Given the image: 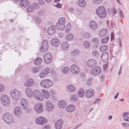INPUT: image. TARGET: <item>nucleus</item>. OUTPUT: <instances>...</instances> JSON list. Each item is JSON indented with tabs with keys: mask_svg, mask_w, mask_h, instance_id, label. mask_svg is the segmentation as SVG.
Segmentation results:
<instances>
[{
	"mask_svg": "<svg viewBox=\"0 0 129 129\" xmlns=\"http://www.w3.org/2000/svg\"><path fill=\"white\" fill-rule=\"evenodd\" d=\"M11 98L13 100L18 101L21 98V93L20 91L15 89L11 91Z\"/></svg>",
	"mask_w": 129,
	"mask_h": 129,
	"instance_id": "nucleus-1",
	"label": "nucleus"
},
{
	"mask_svg": "<svg viewBox=\"0 0 129 129\" xmlns=\"http://www.w3.org/2000/svg\"><path fill=\"white\" fill-rule=\"evenodd\" d=\"M53 84V82L49 79H44L42 80L40 83V85L41 86L47 88H49L52 86Z\"/></svg>",
	"mask_w": 129,
	"mask_h": 129,
	"instance_id": "nucleus-2",
	"label": "nucleus"
},
{
	"mask_svg": "<svg viewBox=\"0 0 129 129\" xmlns=\"http://www.w3.org/2000/svg\"><path fill=\"white\" fill-rule=\"evenodd\" d=\"M3 119L5 122L7 124H11L14 122V119L12 115L9 113H7L4 115Z\"/></svg>",
	"mask_w": 129,
	"mask_h": 129,
	"instance_id": "nucleus-3",
	"label": "nucleus"
},
{
	"mask_svg": "<svg viewBox=\"0 0 129 129\" xmlns=\"http://www.w3.org/2000/svg\"><path fill=\"white\" fill-rule=\"evenodd\" d=\"M96 13L97 15L101 18L105 17L106 15L105 8L102 6H100L97 9Z\"/></svg>",
	"mask_w": 129,
	"mask_h": 129,
	"instance_id": "nucleus-4",
	"label": "nucleus"
},
{
	"mask_svg": "<svg viewBox=\"0 0 129 129\" xmlns=\"http://www.w3.org/2000/svg\"><path fill=\"white\" fill-rule=\"evenodd\" d=\"M34 97L36 99L40 101L43 100L44 98L41 93L38 90H35L33 92Z\"/></svg>",
	"mask_w": 129,
	"mask_h": 129,
	"instance_id": "nucleus-5",
	"label": "nucleus"
},
{
	"mask_svg": "<svg viewBox=\"0 0 129 129\" xmlns=\"http://www.w3.org/2000/svg\"><path fill=\"white\" fill-rule=\"evenodd\" d=\"M1 101L4 105L8 106L10 103V100L7 95H2L1 97Z\"/></svg>",
	"mask_w": 129,
	"mask_h": 129,
	"instance_id": "nucleus-6",
	"label": "nucleus"
},
{
	"mask_svg": "<svg viewBox=\"0 0 129 129\" xmlns=\"http://www.w3.org/2000/svg\"><path fill=\"white\" fill-rule=\"evenodd\" d=\"M52 57L50 53H46L44 56V59L45 62L47 64L50 63L52 60Z\"/></svg>",
	"mask_w": 129,
	"mask_h": 129,
	"instance_id": "nucleus-7",
	"label": "nucleus"
},
{
	"mask_svg": "<svg viewBox=\"0 0 129 129\" xmlns=\"http://www.w3.org/2000/svg\"><path fill=\"white\" fill-rule=\"evenodd\" d=\"M54 108V105L50 101H48L46 103V111L49 112L52 111Z\"/></svg>",
	"mask_w": 129,
	"mask_h": 129,
	"instance_id": "nucleus-8",
	"label": "nucleus"
},
{
	"mask_svg": "<svg viewBox=\"0 0 129 129\" xmlns=\"http://www.w3.org/2000/svg\"><path fill=\"white\" fill-rule=\"evenodd\" d=\"M48 42L46 40L43 41L42 46L40 48V50L42 52H43L47 51L48 48Z\"/></svg>",
	"mask_w": 129,
	"mask_h": 129,
	"instance_id": "nucleus-9",
	"label": "nucleus"
},
{
	"mask_svg": "<svg viewBox=\"0 0 129 129\" xmlns=\"http://www.w3.org/2000/svg\"><path fill=\"white\" fill-rule=\"evenodd\" d=\"M71 72L74 74H78L80 72V68L79 67L75 64H73L71 67Z\"/></svg>",
	"mask_w": 129,
	"mask_h": 129,
	"instance_id": "nucleus-10",
	"label": "nucleus"
},
{
	"mask_svg": "<svg viewBox=\"0 0 129 129\" xmlns=\"http://www.w3.org/2000/svg\"><path fill=\"white\" fill-rule=\"evenodd\" d=\"M34 109L37 113H41L43 110V107L42 104L40 103H37L34 107Z\"/></svg>",
	"mask_w": 129,
	"mask_h": 129,
	"instance_id": "nucleus-11",
	"label": "nucleus"
},
{
	"mask_svg": "<svg viewBox=\"0 0 129 129\" xmlns=\"http://www.w3.org/2000/svg\"><path fill=\"white\" fill-rule=\"evenodd\" d=\"M13 113L14 115L17 117H19L21 115L22 112L21 108L20 106H18L15 108Z\"/></svg>",
	"mask_w": 129,
	"mask_h": 129,
	"instance_id": "nucleus-12",
	"label": "nucleus"
},
{
	"mask_svg": "<svg viewBox=\"0 0 129 129\" xmlns=\"http://www.w3.org/2000/svg\"><path fill=\"white\" fill-rule=\"evenodd\" d=\"M47 121L46 119L42 116H40L37 118L36 120V122L38 124L42 125L45 123Z\"/></svg>",
	"mask_w": 129,
	"mask_h": 129,
	"instance_id": "nucleus-13",
	"label": "nucleus"
},
{
	"mask_svg": "<svg viewBox=\"0 0 129 129\" xmlns=\"http://www.w3.org/2000/svg\"><path fill=\"white\" fill-rule=\"evenodd\" d=\"M87 66L89 67L92 68L95 66L96 63V60L94 59L88 60L87 62Z\"/></svg>",
	"mask_w": 129,
	"mask_h": 129,
	"instance_id": "nucleus-14",
	"label": "nucleus"
},
{
	"mask_svg": "<svg viewBox=\"0 0 129 129\" xmlns=\"http://www.w3.org/2000/svg\"><path fill=\"white\" fill-rule=\"evenodd\" d=\"M101 71V69L99 67H97L92 69L91 73L93 75H96L99 74Z\"/></svg>",
	"mask_w": 129,
	"mask_h": 129,
	"instance_id": "nucleus-15",
	"label": "nucleus"
},
{
	"mask_svg": "<svg viewBox=\"0 0 129 129\" xmlns=\"http://www.w3.org/2000/svg\"><path fill=\"white\" fill-rule=\"evenodd\" d=\"M85 92L86 96L87 98L92 97L94 95L93 90L92 89H86Z\"/></svg>",
	"mask_w": 129,
	"mask_h": 129,
	"instance_id": "nucleus-16",
	"label": "nucleus"
},
{
	"mask_svg": "<svg viewBox=\"0 0 129 129\" xmlns=\"http://www.w3.org/2000/svg\"><path fill=\"white\" fill-rule=\"evenodd\" d=\"M55 27L53 26H50L47 30V33L48 35H52L55 32Z\"/></svg>",
	"mask_w": 129,
	"mask_h": 129,
	"instance_id": "nucleus-17",
	"label": "nucleus"
},
{
	"mask_svg": "<svg viewBox=\"0 0 129 129\" xmlns=\"http://www.w3.org/2000/svg\"><path fill=\"white\" fill-rule=\"evenodd\" d=\"M56 27L58 30H63L66 28V26L63 24L57 23L56 24Z\"/></svg>",
	"mask_w": 129,
	"mask_h": 129,
	"instance_id": "nucleus-18",
	"label": "nucleus"
},
{
	"mask_svg": "<svg viewBox=\"0 0 129 129\" xmlns=\"http://www.w3.org/2000/svg\"><path fill=\"white\" fill-rule=\"evenodd\" d=\"M63 121L62 119H59L56 122L55 124V127L56 129H60L62 125Z\"/></svg>",
	"mask_w": 129,
	"mask_h": 129,
	"instance_id": "nucleus-19",
	"label": "nucleus"
},
{
	"mask_svg": "<svg viewBox=\"0 0 129 129\" xmlns=\"http://www.w3.org/2000/svg\"><path fill=\"white\" fill-rule=\"evenodd\" d=\"M108 54L107 52L103 53L101 56L102 59L104 62H106L108 59Z\"/></svg>",
	"mask_w": 129,
	"mask_h": 129,
	"instance_id": "nucleus-20",
	"label": "nucleus"
},
{
	"mask_svg": "<svg viewBox=\"0 0 129 129\" xmlns=\"http://www.w3.org/2000/svg\"><path fill=\"white\" fill-rule=\"evenodd\" d=\"M98 26L97 23L94 21H91L89 23V27L92 29L95 30L97 28Z\"/></svg>",
	"mask_w": 129,
	"mask_h": 129,
	"instance_id": "nucleus-21",
	"label": "nucleus"
},
{
	"mask_svg": "<svg viewBox=\"0 0 129 129\" xmlns=\"http://www.w3.org/2000/svg\"><path fill=\"white\" fill-rule=\"evenodd\" d=\"M51 44L55 47L57 46L60 43L59 41L56 38L53 39L51 41Z\"/></svg>",
	"mask_w": 129,
	"mask_h": 129,
	"instance_id": "nucleus-22",
	"label": "nucleus"
},
{
	"mask_svg": "<svg viewBox=\"0 0 129 129\" xmlns=\"http://www.w3.org/2000/svg\"><path fill=\"white\" fill-rule=\"evenodd\" d=\"M75 89L74 86L71 84H69L67 85L66 87V89L67 91L70 92L74 91Z\"/></svg>",
	"mask_w": 129,
	"mask_h": 129,
	"instance_id": "nucleus-23",
	"label": "nucleus"
},
{
	"mask_svg": "<svg viewBox=\"0 0 129 129\" xmlns=\"http://www.w3.org/2000/svg\"><path fill=\"white\" fill-rule=\"evenodd\" d=\"M20 4L21 6L25 7L29 4V2L27 0H21Z\"/></svg>",
	"mask_w": 129,
	"mask_h": 129,
	"instance_id": "nucleus-24",
	"label": "nucleus"
},
{
	"mask_svg": "<svg viewBox=\"0 0 129 129\" xmlns=\"http://www.w3.org/2000/svg\"><path fill=\"white\" fill-rule=\"evenodd\" d=\"M42 93L45 99H48L49 97V92L45 89H43L42 91Z\"/></svg>",
	"mask_w": 129,
	"mask_h": 129,
	"instance_id": "nucleus-25",
	"label": "nucleus"
},
{
	"mask_svg": "<svg viewBox=\"0 0 129 129\" xmlns=\"http://www.w3.org/2000/svg\"><path fill=\"white\" fill-rule=\"evenodd\" d=\"M34 83V80L30 78L27 80L26 82L25 83V85L27 87H29L33 85Z\"/></svg>",
	"mask_w": 129,
	"mask_h": 129,
	"instance_id": "nucleus-26",
	"label": "nucleus"
},
{
	"mask_svg": "<svg viewBox=\"0 0 129 129\" xmlns=\"http://www.w3.org/2000/svg\"><path fill=\"white\" fill-rule=\"evenodd\" d=\"M107 32V30L105 29H103L99 31V35L100 36L102 37L105 36Z\"/></svg>",
	"mask_w": 129,
	"mask_h": 129,
	"instance_id": "nucleus-27",
	"label": "nucleus"
},
{
	"mask_svg": "<svg viewBox=\"0 0 129 129\" xmlns=\"http://www.w3.org/2000/svg\"><path fill=\"white\" fill-rule=\"evenodd\" d=\"M69 45L68 43L64 42L61 44V47L63 50H66L69 48Z\"/></svg>",
	"mask_w": 129,
	"mask_h": 129,
	"instance_id": "nucleus-28",
	"label": "nucleus"
},
{
	"mask_svg": "<svg viewBox=\"0 0 129 129\" xmlns=\"http://www.w3.org/2000/svg\"><path fill=\"white\" fill-rule=\"evenodd\" d=\"M25 93L29 97L31 96L33 94L32 90L30 88H27L25 90Z\"/></svg>",
	"mask_w": 129,
	"mask_h": 129,
	"instance_id": "nucleus-29",
	"label": "nucleus"
},
{
	"mask_svg": "<svg viewBox=\"0 0 129 129\" xmlns=\"http://www.w3.org/2000/svg\"><path fill=\"white\" fill-rule=\"evenodd\" d=\"M21 105L24 107V108H25L28 104L27 100L25 99H22L21 100Z\"/></svg>",
	"mask_w": 129,
	"mask_h": 129,
	"instance_id": "nucleus-30",
	"label": "nucleus"
},
{
	"mask_svg": "<svg viewBox=\"0 0 129 129\" xmlns=\"http://www.w3.org/2000/svg\"><path fill=\"white\" fill-rule=\"evenodd\" d=\"M75 109V107L74 105H69L67 107L66 110L68 112H71L74 110Z\"/></svg>",
	"mask_w": 129,
	"mask_h": 129,
	"instance_id": "nucleus-31",
	"label": "nucleus"
},
{
	"mask_svg": "<svg viewBox=\"0 0 129 129\" xmlns=\"http://www.w3.org/2000/svg\"><path fill=\"white\" fill-rule=\"evenodd\" d=\"M66 101L63 100L59 101L58 103V106L61 108L64 107L66 106Z\"/></svg>",
	"mask_w": 129,
	"mask_h": 129,
	"instance_id": "nucleus-32",
	"label": "nucleus"
},
{
	"mask_svg": "<svg viewBox=\"0 0 129 129\" xmlns=\"http://www.w3.org/2000/svg\"><path fill=\"white\" fill-rule=\"evenodd\" d=\"M40 70V68L37 67H33L31 69V71L33 73L35 74L38 72Z\"/></svg>",
	"mask_w": 129,
	"mask_h": 129,
	"instance_id": "nucleus-33",
	"label": "nucleus"
},
{
	"mask_svg": "<svg viewBox=\"0 0 129 129\" xmlns=\"http://www.w3.org/2000/svg\"><path fill=\"white\" fill-rule=\"evenodd\" d=\"M78 97L77 94H73L71 95L70 97V100L73 102H76L78 100Z\"/></svg>",
	"mask_w": 129,
	"mask_h": 129,
	"instance_id": "nucleus-34",
	"label": "nucleus"
},
{
	"mask_svg": "<svg viewBox=\"0 0 129 129\" xmlns=\"http://www.w3.org/2000/svg\"><path fill=\"white\" fill-rule=\"evenodd\" d=\"M78 3V5L82 7H84L86 6V3L83 0H79Z\"/></svg>",
	"mask_w": 129,
	"mask_h": 129,
	"instance_id": "nucleus-35",
	"label": "nucleus"
},
{
	"mask_svg": "<svg viewBox=\"0 0 129 129\" xmlns=\"http://www.w3.org/2000/svg\"><path fill=\"white\" fill-rule=\"evenodd\" d=\"M124 119L126 121H129V113L126 112L123 114Z\"/></svg>",
	"mask_w": 129,
	"mask_h": 129,
	"instance_id": "nucleus-36",
	"label": "nucleus"
},
{
	"mask_svg": "<svg viewBox=\"0 0 129 129\" xmlns=\"http://www.w3.org/2000/svg\"><path fill=\"white\" fill-rule=\"evenodd\" d=\"M78 94L80 98H82L84 96V91L83 88H81L78 90Z\"/></svg>",
	"mask_w": 129,
	"mask_h": 129,
	"instance_id": "nucleus-37",
	"label": "nucleus"
},
{
	"mask_svg": "<svg viewBox=\"0 0 129 129\" xmlns=\"http://www.w3.org/2000/svg\"><path fill=\"white\" fill-rule=\"evenodd\" d=\"M82 37L86 39L89 38L91 36L90 34L87 32L83 33L81 34Z\"/></svg>",
	"mask_w": 129,
	"mask_h": 129,
	"instance_id": "nucleus-38",
	"label": "nucleus"
},
{
	"mask_svg": "<svg viewBox=\"0 0 129 129\" xmlns=\"http://www.w3.org/2000/svg\"><path fill=\"white\" fill-rule=\"evenodd\" d=\"M42 58L40 57H38L36 59L34 63L35 65H38L40 64L42 62Z\"/></svg>",
	"mask_w": 129,
	"mask_h": 129,
	"instance_id": "nucleus-39",
	"label": "nucleus"
},
{
	"mask_svg": "<svg viewBox=\"0 0 129 129\" xmlns=\"http://www.w3.org/2000/svg\"><path fill=\"white\" fill-rule=\"evenodd\" d=\"M65 38L67 40H72L73 39V35L71 34H69L66 35Z\"/></svg>",
	"mask_w": 129,
	"mask_h": 129,
	"instance_id": "nucleus-40",
	"label": "nucleus"
},
{
	"mask_svg": "<svg viewBox=\"0 0 129 129\" xmlns=\"http://www.w3.org/2000/svg\"><path fill=\"white\" fill-rule=\"evenodd\" d=\"M69 71V68L67 67H65L63 68L61 70V72L64 74L68 73Z\"/></svg>",
	"mask_w": 129,
	"mask_h": 129,
	"instance_id": "nucleus-41",
	"label": "nucleus"
},
{
	"mask_svg": "<svg viewBox=\"0 0 129 129\" xmlns=\"http://www.w3.org/2000/svg\"><path fill=\"white\" fill-rule=\"evenodd\" d=\"M79 53V51L77 49H75L71 52V54L72 55L75 56L78 55Z\"/></svg>",
	"mask_w": 129,
	"mask_h": 129,
	"instance_id": "nucleus-42",
	"label": "nucleus"
},
{
	"mask_svg": "<svg viewBox=\"0 0 129 129\" xmlns=\"http://www.w3.org/2000/svg\"><path fill=\"white\" fill-rule=\"evenodd\" d=\"M66 22V21L65 20V18L64 17H61L59 18L57 22V23L63 24L65 23Z\"/></svg>",
	"mask_w": 129,
	"mask_h": 129,
	"instance_id": "nucleus-43",
	"label": "nucleus"
},
{
	"mask_svg": "<svg viewBox=\"0 0 129 129\" xmlns=\"http://www.w3.org/2000/svg\"><path fill=\"white\" fill-rule=\"evenodd\" d=\"M84 46L86 48H89L90 45V42L88 41L84 42L83 43Z\"/></svg>",
	"mask_w": 129,
	"mask_h": 129,
	"instance_id": "nucleus-44",
	"label": "nucleus"
},
{
	"mask_svg": "<svg viewBox=\"0 0 129 129\" xmlns=\"http://www.w3.org/2000/svg\"><path fill=\"white\" fill-rule=\"evenodd\" d=\"M31 5L34 10L38 9L39 7L38 4L35 3H33Z\"/></svg>",
	"mask_w": 129,
	"mask_h": 129,
	"instance_id": "nucleus-45",
	"label": "nucleus"
},
{
	"mask_svg": "<svg viewBox=\"0 0 129 129\" xmlns=\"http://www.w3.org/2000/svg\"><path fill=\"white\" fill-rule=\"evenodd\" d=\"M108 49L107 46L103 45L101 46L100 48V50L102 52H104L106 50Z\"/></svg>",
	"mask_w": 129,
	"mask_h": 129,
	"instance_id": "nucleus-46",
	"label": "nucleus"
},
{
	"mask_svg": "<svg viewBox=\"0 0 129 129\" xmlns=\"http://www.w3.org/2000/svg\"><path fill=\"white\" fill-rule=\"evenodd\" d=\"M34 18L35 20L39 24H40L41 22V20L40 18L38 16H35Z\"/></svg>",
	"mask_w": 129,
	"mask_h": 129,
	"instance_id": "nucleus-47",
	"label": "nucleus"
},
{
	"mask_svg": "<svg viewBox=\"0 0 129 129\" xmlns=\"http://www.w3.org/2000/svg\"><path fill=\"white\" fill-rule=\"evenodd\" d=\"M42 71L45 74V75L46 76L50 72V69L49 68H47L45 69L44 70Z\"/></svg>",
	"mask_w": 129,
	"mask_h": 129,
	"instance_id": "nucleus-48",
	"label": "nucleus"
},
{
	"mask_svg": "<svg viewBox=\"0 0 129 129\" xmlns=\"http://www.w3.org/2000/svg\"><path fill=\"white\" fill-rule=\"evenodd\" d=\"M102 2V0H93L92 2L94 4H101Z\"/></svg>",
	"mask_w": 129,
	"mask_h": 129,
	"instance_id": "nucleus-49",
	"label": "nucleus"
},
{
	"mask_svg": "<svg viewBox=\"0 0 129 129\" xmlns=\"http://www.w3.org/2000/svg\"><path fill=\"white\" fill-rule=\"evenodd\" d=\"M71 27V25L70 24L68 23L67 26L66 32L67 33L69 32L70 30Z\"/></svg>",
	"mask_w": 129,
	"mask_h": 129,
	"instance_id": "nucleus-50",
	"label": "nucleus"
},
{
	"mask_svg": "<svg viewBox=\"0 0 129 129\" xmlns=\"http://www.w3.org/2000/svg\"><path fill=\"white\" fill-rule=\"evenodd\" d=\"M31 5H29L27 8V11L29 12H31L34 10Z\"/></svg>",
	"mask_w": 129,
	"mask_h": 129,
	"instance_id": "nucleus-51",
	"label": "nucleus"
},
{
	"mask_svg": "<svg viewBox=\"0 0 129 129\" xmlns=\"http://www.w3.org/2000/svg\"><path fill=\"white\" fill-rule=\"evenodd\" d=\"M92 53L93 56H98L99 54L98 51L97 50H95L93 51L92 52Z\"/></svg>",
	"mask_w": 129,
	"mask_h": 129,
	"instance_id": "nucleus-52",
	"label": "nucleus"
},
{
	"mask_svg": "<svg viewBox=\"0 0 129 129\" xmlns=\"http://www.w3.org/2000/svg\"><path fill=\"white\" fill-rule=\"evenodd\" d=\"M119 12L118 13V14L121 18H123L124 16L122 14V11L120 9H119Z\"/></svg>",
	"mask_w": 129,
	"mask_h": 129,
	"instance_id": "nucleus-53",
	"label": "nucleus"
},
{
	"mask_svg": "<svg viewBox=\"0 0 129 129\" xmlns=\"http://www.w3.org/2000/svg\"><path fill=\"white\" fill-rule=\"evenodd\" d=\"M108 37H106L102 40V42L103 43H105L107 42L108 40Z\"/></svg>",
	"mask_w": 129,
	"mask_h": 129,
	"instance_id": "nucleus-54",
	"label": "nucleus"
},
{
	"mask_svg": "<svg viewBox=\"0 0 129 129\" xmlns=\"http://www.w3.org/2000/svg\"><path fill=\"white\" fill-rule=\"evenodd\" d=\"M4 89V86L2 84H0V92L3 91Z\"/></svg>",
	"mask_w": 129,
	"mask_h": 129,
	"instance_id": "nucleus-55",
	"label": "nucleus"
},
{
	"mask_svg": "<svg viewBox=\"0 0 129 129\" xmlns=\"http://www.w3.org/2000/svg\"><path fill=\"white\" fill-rule=\"evenodd\" d=\"M91 40L92 42L96 43H98L99 42L98 39L96 38H94Z\"/></svg>",
	"mask_w": 129,
	"mask_h": 129,
	"instance_id": "nucleus-56",
	"label": "nucleus"
},
{
	"mask_svg": "<svg viewBox=\"0 0 129 129\" xmlns=\"http://www.w3.org/2000/svg\"><path fill=\"white\" fill-rule=\"evenodd\" d=\"M46 76L45 74L44 73L43 71L40 73L39 75V76L41 78H43Z\"/></svg>",
	"mask_w": 129,
	"mask_h": 129,
	"instance_id": "nucleus-57",
	"label": "nucleus"
},
{
	"mask_svg": "<svg viewBox=\"0 0 129 129\" xmlns=\"http://www.w3.org/2000/svg\"><path fill=\"white\" fill-rule=\"evenodd\" d=\"M92 80L91 78H89L87 81V84L88 85H90L91 84V81Z\"/></svg>",
	"mask_w": 129,
	"mask_h": 129,
	"instance_id": "nucleus-58",
	"label": "nucleus"
},
{
	"mask_svg": "<svg viewBox=\"0 0 129 129\" xmlns=\"http://www.w3.org/2000/svg\"><path fill=\"white\" fill-rule=\"evenodd\" d=\"M26 111L28 113L31 112L32 111V109L30 108H27L26 109Z\"/></svg>",
	"mask_w": 129,
	"mask_h": 129,
	"instance_id": "nucleus-59",
	"label": "nucleus"
},
{
	"mask_svg": "<svg viewBox=\"0 0 129 129\" xmlns=\"http://www.w3.org/2000/svg\"><path fill=\"white\" fill-rule=\"evenodd\" d=\"M108 64L107 62L105 65H104L103 67L104 70H106L107 68V67L108 66Z\"/></svg>",
	"mask_w": 129,
	"mask_h": 129,
	"instance_id": "nucleus-60",
	"label": "nucleus"
},
{
	"mask_svg": "<svg viewBox=\"0 0 129 129\" xmlns=\"http://www.w3.org/2000/svg\"><path fill=\"white\" fill-rule=\"evenodd\" d=\"M112 10V12L113 15H114L117 12L116 10L114 8H113Z\"/></svg>",
	"mask_w": 129,
	"mask_h": 129,
	"instance_id": "nucleus-61",
	"label": "nucleus"
},
{
	"mask_svg": "<svg viewBox=\"0 0 129 129\" xmlns=\"http://www.w3.org/2000/svg\"><path fill=\"white\" fill-rule=\"evenodd\" d=\"M38 2L39 4L42 5H44L45 4L44 2L42 0H39Z\"/></svg>",
	"mask_w": 129,
	"mask_h": 129,
	"instance_id": "nucleus-62",
	"label": "nucleus"
},
{
	"mask_svg": "<svg viewBox=\"0 0 129 129\" xmlns=\"http://www.w3.org/2000/svg\"><path fill=\"white\" fill-rule=\"evenodd\" d=\"M39 15H43L44 14V12L42 10H39L38 13Z\"/></svg>",
	"mask_w": 129,
	"mask_h": 129,
	"instance_id": "nucleus-63",
	"label": "nucleus"
},
{
	"mask_svg": "<svg viewBox=\"0 0 129 129\" xmlns=\"http://www.w3.org/2000/svg\"><path fill=\"white\" fill-rule=\"evenodd\" d=\"M55 5L58 8H61V5L60 3H57Z\"/></svg>",
	"mask_w": 129,
	"mask_h": 129,
	"instance_id": "nucleus-64",
	"label": "nucleus"
}]
</instances>
